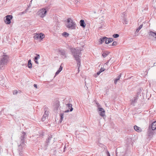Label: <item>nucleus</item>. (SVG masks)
<instances>
[{"label": "nucleus", "instance_id": "nucleus-39", "mask_svg": "<svg viewBox=\"0 0 156 156\" xmlns=\"http://www.w3.org/2000/svg\"><path fill=\"white\" fill-rule=\"evenodd\" d=\"M62 67L61 66H60V67H59L58 70H60V71H61L62 70Z\"/></svg>", "mask_w": 156, "mask_h": 156}, {"label": "nucleus", "instance_id": "nucleus-36", "mask_svg": "<svg viewBox=\"0 0 156 156\" xmlns=\"http://www.w3.org/2000/svg\"><path fill=\"white\" fill-rule=\"evenodd\" d=\"M106 152L107 156H110V154L108 151H107Z\"/></svg>", "mask_w": 156, "mask_h": 156}, {"label": "nucleus", "instance_id": "nucleus-35", "mask_svg": "<svg viewBox=\"0 0 156 156\" xmlns=\"http://www.w3.org/2000/svg\"><path fill=\"white\" fill-rule=\"evenodd\" d=\"M48 112V108H45L44 112Z\"/></svg>", "mask_w": 156, "mask_h": 156}, {"label": "nucleus", "instance_id": "nucleus-54", "mask_svg": "<svg viewBox=\"0 0 156 156\" xmlns=\"http://www.w3.org/2000/svg\"><path fill=\"white\" fill-rule=\"evenodd\" d=\"M116 156H117L116 155Z\"/></svg>", "mask_w": 156, "mask_h": 156}, {"label": "nucleus", "instance_id": "nucleus-7", "mask_svg": "<svg viewBox=\"0 0 156 156\" xmlns=\"http://www.w3.org/2000/svg\"><path fill=\"white\" fill-rule=\"evenodd\" d=\"M154 130L153 129L148 127L147 134L149 137L151 138L153 137V135L155 133Z\"/></svg>", "mask_w": 156, "mask_h": 156}, {"label": "nucleus", "instance_id": "nucleus-50", "mask_svg": "<svg viewBox=\"0 0 156 156\" xmlns=\"http://www.w3.org/2000/svg\"><path fill=\"white\" fill-rule=\"evenodd\" d=\"M57 71H58L59 73H60L61 72V71H60V70H59L58 69Z\"/></svg>", "mask_w": 156, "mask_h": 156}, {"label": "nucleus", "instance_id": "nucleus-22", "mask_svg": "<svg viewBox=\"0 0 156 156\" xmlns=\"http://www.w3.org/2000/svg\"><path fill=\"white\" fill-rule=\"evenodd\" d=\"M109 52L105 51L102 54V56L104 58H105L109 54Z\"/></svg>", "mask_w": 156, "mask_h": 156}, {"label": "nucleus", "instance_id": "nucleus-9", "mask_svg": "<svg viewBox=\"0 0 156 156\" xmlns=\"http://www.w3.org/2000/svg\"><path fill=\"white\" fill-rule=\"evenodd\" d=\"M58 51L61 56V57L63 58H66L67 57V53L65 50L59 49Z\"/></svg>", "mask_w": 156, "mask_h": 156}, {"label": "nucleus", "instance_id": "nucleus-32", "mask_svg": "<svg viewBox=\"0 0 156 156\" xmlns=\"http://www.w3.org/2000/svg\"><path fill=\"white\" fill-rule=\"evenodd\" d=\"M118 80H119L117 78L115 79L114 80V83L115 84H116Z\"/></svg>", "mask_w": 156, "mask_h": 156}, {"label": "nucleus", "instance_id": "nucleus-42", "mask_svg": "<svg viewBox=\"0 0 156 156\" xmlns=\"http://www.w3.org/2000/svg\"><path fill=\"white\" fill-rule=\"evenodd\" d=\"M35 62L37 64H38V62L37 61V60H34Z\"/></svg>", "mask_w": 156, "mask_h": 156}, {"label": "nucleus", "instance_id": "nucleus-3", "mask_svg": "<svg viewBox=\"0 0 156 156\" xmlns=\"http://www.w3.org/2000/svg\"><path fill=\"white\" fill-rule=\"evenodd\" d=\"M67 24L66 26L67 28L71 30H74L76 29V24L73 20L69 18L67 20Z\"/></svg>", "mask_w": 156, "mask_h": 156}, {"label": "nucleus", "instance_id": "nucleus-4", "mask_svg": "<svg viewBox=\"0 0 156 156\" xmlns=\"http://www.w3.org/2000/svg\"><path fill=\"white\" fill-rule=\"evenodd\" d=\"M47 12V11L45 9L43 8L40 9L37 12V14L41 17L43 18L46 15Z\"/></svg>", "mask_w": 156, "mask_h": 156}, {"label": "nucleus", "instance_id": "nucleus-2", "mask_svg": "<svg viewBox=\"0 0 156 156\" xmlns=\"http://www.w3.org/2000/svg\"><path fill=\"white\" fill-rule=\"evenodd\" d=\"M26 135V133L24 132H23L21 135L20 139V144L18 145V150L19 152V154L20 156H21L22 154L23 149L25 147V136Z\"/></svg>", "mask_w": 156, "mask_h": 156}, {"label": "nucleus", "instance_id": "nucleus-49", "mask_svg": "<svg viewBox=\"0 0 156 156\" xmlns=\"http://www.w3.org/2000/svg\"><path fill=\"white\" fill-rule=\"evenodd\" d=\"M66 147L65 146V147H64V151H65V150L66 149Z\"/></svg>", "mask_w": 156, "mask_h": 156}, {"label": "nucleus", "instance_id": "nucleus-12", "mask_svg": "<svg viewBox=\"0 0 156 156\" xmlns=\"http://www.w3.org/2000/svg\"><path fill=\"white\" fill-rule=\"evenodd\" d=\"M108 39V37H101L100 38L99 40V42L100 43V44H101L103 43L104 42H105V39Z\"/></svg>", "mask_w": 156, "mask_h": 156}, {"label": "nucleus", "instance_id": "nucleus-19", "mask_svg": "<svg viewBox=\"0 0 156 156\" xmlns=\"http://www.w3.org/2000/svg\"><path fill=\"white\" fill-rule=\"evenodd\" d=\"M148 34L150 36L154 37L155 36H156V33L153 32L152 31H151L148 33Z\"/></svg>", "mask_w": 156, "mask_h": 156}, {"label": "nucleus", "instance_id": "nucleus-28", "mask_svg": "<svg viewBox=\"0 0 156 156\" xmlns=\"http://www.w3.org/2000/svg\"><path fill=\"white\" fill-rule=\"evenodd\" d=\"M60 117L61 121H62V120H63V119L64 117V114H61L60 115Z\"/></svg>", "mask_w": 156, "mask_h": 156}, {"label": "nucleus", "instance_id": "nucleus-37", "mask_svg": "<svg viewBox=\"0 0 156 156\" xmlns=\"http://www.w3.org/2000/svg\"><path fill=\"white\" fill-rule=\"evenodd\" d=\"M49 112H44V114H46L47 115V116H48V115Z\"/></svg>", "mask_w": 156, "mask_h": 156}, {"label": "nucleus", "instance_id": "nucleus-6", "mask_svg": "<svg viewBox=\"0 0 156 156\" xmlns=\"http://www.w3.org/2000/svg\"><path fill=\"white\" fill-rule=\"evenodd\" d=\"M5 19H4L5 23L7 24H9L11 23V20L12 19L13 16L11 15H7L5 17Z\"/></svg>", "mask_w": 156, "mask_h": 156}, {"label": "nucleus", "instance_id": "nucleus-41", "mask_svg": "<svg viewBox=\"0 0 156 156\" xmlns=\"http://www.w3.org/2000/svg\"><path fill=\"white\" fill-rule=\"evenodd\" d=\"M26 12H27V10H26L25 11H23L22 12V14H23L26 13Z\"/></svg>", "mask_w": 156, "mask_h": 156}, {"label": "nucleus", "instance_id": "nucleus-20", "mask_svg": "<svg viewBox=\"0 0 156 156\" xmlns=\"http://www.w3.org/2000/svg\"><path fill=\"white\" fill-rule=\"evenodd\" d=\"M52 138L51 136H49L48 139L46 140V146H47L48 145V144L50 142V140H51V138Z\"/></svg>", "mask_w": 156, "mask_h": 156}, {"label": "nucleus", "instance_id": "nucleus-10", "mask_svg": "<svg viewBox=\"0 0 156 156\" xmlns=\"http://www.w3.org/2000/svg\"><path fill=\"white\" fill-rule=\"evenodd\" d=\"M149 128L154 130L156 129V121L153 122L149 126Z\"/></svg>", "mask_w": 156, "mask_h": 156}, {"label": "nucleus", "instance_id": "nucleus-34", "mask_svg": "<svg viewBox=\"0 0 156 156\" xmlns=\"http://www.w3.org/2000/svg\"><path fill=\"white\" fill-rule=\"evenodd\" d=\"M121 76V74H120V75H119L118 76V77L117 78L119 80Z\"/></svg>", "mask_w": 156, "mask_h": 156}, {"label": "nucleus", "instance_id": "nucleus-13", "mask_svg": "<svg viewBox=\"0 0 156 156\" xmlns=\"http://www.w3.org/2000/svg\"><path fill=\"white\" fill-rule=\"evenodd\" d=\"M113 41V39L112 38H108V39H106L105 40V43L106 44H109Z\"/></svg>", "mask_w": 156, "mask_h": 156}, {"label": "nucleus", "instance_id": "nucleus-30", "mask_svg": "<svg viewBox=\"0 0 156 156\" xmlns=\"http://www.w3.org/2000/svg\"><path fill=\"white\" fill-rule=\"evenodd\" d=\"M116 44H117V42L114 41L113 42L112 45L113 46H115L116 45Z\"/></svg>", "mask_w": 156, "mask_h": 156}, {"label": "nucleus", "instance_id": "nucleus-24", "mask_svg": "<svg viewBox=\"0 0 156 156\" xmlns=\"http://www.w3.org/2000/svg\"><path fill=\"white\" fill-rule=\"evenodd\" d=\"M48 116H47V115L46 114H44L42 118V121H44L46 119V117H47Z\"/></svg>", "mask_w": 156, "mask_h": 156}, {"label": "nucleus", "instance_id": "nucleus-48", "mask_svg": "<svg viewBox=\"0 0 156 156\" xmlns=\"http://www.w3.org/2000/svg\"><path fill=\"white\" fill-rule=\"evenodd\" d=\"M79 67H78V73L79 72L80 70H79Z\"/></svg>", "mask_w": 156, "mask_h": 156}, {"label": "nucleus", "instance_id": "nucleus-23", "mask_svg": "<svg viewBox=\"0 0 156 156\" xmlns=\"http://www.w3.org/2000/svg\"><path fill=\"white\" fill-rule=\"evenodd\" d=\"M124 18L122 19V21L124 24H127V19L126 18L124 17V15L123 16Z\"/></svg>", "mask_w": 156, "mask_h": 156}, {"label": "nucleus", "instance_id": "nucleus-5", "mask_svg": "<svg viewBox=\"0 0 156 156\" xmlns=\"http://www.w3.org/2000/svg\"><path fill=\"white\" fill-rule=\"evenodd\" d=\"M98 105L97 110L99 112V115L102 117H104L105 114V111L102 108L100 107V105L98 103H97Z\"/></svg>", "mask_w": 156, "mask_h": 156}, {"label": "nucleus", "instance_id": "nucleus-26", "mask_svg": "<svg viewBox=\"0 0 156 156\" xmlns=\"http://www.w3.org/2000/svg\"><path fill=\"white\" fill-rule=\"evenodd\" d=\"M62 35L63 36H64L65 37H68V36L69 35V34H68V33H66V32H64L62 34Z\"/></svg>", "mask_w": 156, "mask_h": 156}, {"label": "nucleus", "instance_id": "nucleus-46", "mask_svg": "<svg viewBox=\"0 0 156 156\" xmlns=\"http://www.w3.org/2000/svg\"><path fill=\"white\" fill-rule=\"evenodd\" d=\"M34 86L35 87V88H37V84H34Z\"/></svg>", "mask_w": 156, "mask_h": 156}, {"label": "nucleus", "instance_id": "nucleus-8", "mask_svg": "<svg viewBox=\"0 0 156 156\" xmlns=\"http://www.w3.org/2000/svg\"><path fill=\"white\" fill-rule=\"evenodd\" d=\"M44 35L41 33L40 34H36L34 36V39L37 40H38V39L42 40L44 38Z\"/></svg>", "mask_w": 156, "mask_h": 156}, {"label": "nucleus", "instance_id": "nucleus-17", "mask_svg": "<svg viewBox=\"0 0 156 156\" xmlns=\"http://www.w3.org/2000/svg\"><path fill=\"white\" fill-rule=\"evenodd\" d=\"M134 129L137 132H140L141 131V129L139 127L137 126H134Z\"/></svg>", "mask_w": 156, "mask_h": 156}, {"label": "nucleus", "instance_id": "nucleus-11", "mask_svg": "<svg viewBox=\"0 0 156 156\" xmlns=\"http://www.w3.org/2000/svg\"><path fill=\"white\" fill-rule=\"evenodd\" d=\"M59 101L58 100H56L55 103V105H54V108H56V109L58 110V108H59Z\"/></svg>", "mask_w": 156, "mask_h": 156}, {"label": "nucleus", "instance_id": "nucleus-47", "mask_svg": "<svg viewBox=\"0 0 156 156\" xmlns=\"http://www.w3.org/2000/svg\"><path fill=\"white\" fill-rule=\"evenodd\" d=\"M69 111H70L69 110H67L65 111V112H68Z\"/></svg>", "mask_w": 156, "mask_h": 156}, {"label": "nucleus", "instance_id": "nucleus-29", "mask_svg": "<svg viewBox=\"0 0 156 156\" xmlns=\"http://www.w3.org/2000/svg\"><path fill=\"white\" fill-rule=\"evenodd\" d=\"M39 133L40 134V135L41 137L42 136L44 135V133L41 131H40Z\"/></svg>", "mask_w": 156, "mask_h": 156}, {"label": "nucleus", "instance_id": "nucleus-51", "mask_svg": "<svg viewBox=\"0 0 156 156\" xmlns=\"http://www.w3.org/2000/svg\"><path fill=\"white\" fill-rule=\"evenodd\" d=\"M153 1H154H154H155V2H156V0H154Z\"/></svg>", "mask_w": 156, "mask_h": 156}, {"label": "nucleus", "instance_id": "nucleus-25", "mask_svg": "<svg viewBox=\"0 0 156 156\" xmlns=\"http://www.w3.org/2000/svg\"><path fill=\"white\" fill-rule=\"evenodd\" d=\"M40 58V56L38 54H36V56H35L34 58V60H37Z\"/></svg>", "mask_w": 156, "mask_h": 156}, {"label": "nucleus", "instance_id": "nucleus-18", "mask_svg": "<svg viewBox=\"0 0 156 156\" xmlns=\"http://www.w3.org/2000/svg\"><path fill=\"white\" fill-rule=\"evenodd\" d=\"M138 100L137 97H134L132 99L131 101L132 104H134Z\"/></svg>", "mask_w": 156, "mask_h": 156}, {"label": "nucleus", "instance_id": "nucleus-53", "mask_svg": "<svg viewBox=\"0 0 156 156\" xmlns=\"http://www.w3.org/2000/svg\"><path fill=\"white\" fill-rule=\"evenodd\" d=\"M155 38H156V36L155 37Z\"/></svg>", "mask_w": 156, "mask_h": 156}, {"label": "nucleus", "instance_id": "nucleus-16", "mask_svg": "<svg viewBox=\"0 0 156 156\" xmlns=\"http://www.w3.org/2000/svg\"><path fill=\"white\" fill-rule=\"evenodd\" d=\"M66 105L67 106L68 108L70 110L69 111L71 112L73 110V108L72 107V104L70 103H68L66 104Z\"/></svg>", "mask_w": 156, "mask_h": 156}, {"label": "nucleus", "instance_id": "nucleus-14", "mask_svg": "<svg viewBox=\"0 0 156 156\" xmlns=\"http://www.w3.org/2000/svg\"><path fill=\"white\" fill-rule=\"evenodd\" d=\"M80 26L83 28L85 27L86 25L84 20H80Z\"/></svg>", "mask_w": 156, "mask_h": 156}, {"label": "nucleus", "instance_id": "nucleus-43", "mask_svg": "<svg viewBox=\"0 0 156 156\" xmlns=\"http://www.w3.org/2000/svg\"><path fill=\"white\" fill-rule=\"evenodd\" d=\"M110 59H109V60H108L107 61V62L106 63H105V64L106 65H108V63L109 62V61H110Z\"/></svg>", "mask_w": 156, "mask_h": 156}, {"label": "nucleus", "instance_id": "nucleus-1", "mask_svg": "<svg viewBox=\"0 0 156 156\" xmlns=\"http://www.w3.org/2000/svg\"><path fill=\"white\" fill-rule=\"evenodd\" d=\"M70 50L73 57L77 62L78 67H80V55H81V51L80 49L74 48H71Z\"/></svg>", "mask_w": 156, "mask_h": 156}, {"label": "nucleus", "instance_id": "nucleus-40", "mask_svg": "<svg viewBox=\"0 0 156 156\" xmlns=\"http://www.w3.org/2000/svg\"><path fill=\"white\" fill-rule=\"evenodd\" d=\"M140 30L139 28H138L136 30V32L138 33Z\"/></svg>", "mask_w": 156, "mask_h": 156}, {"label": "nucleus", "instance_id": "nucleus-27", "mask_svg": "<svg viewBox=\"0 0 156 156\" xmlns=\"http://www.w3.org/2000/svg\"><path fill=\"white\" fill-rule=\"evenodd\" d=\"M119 35L118 34H114L113 35V37L115 38L119 37Z\"/></svg>", "mask_w": 156, "mask_h": 156}, {"label": "nucleus", "instance_id": "nucleus-21", "mask_svg": "<svg viewBox=\"0 0 156 156\" xmlns=\"http://www.w3.org/2000/svg\"><path fill=\"white\" fill-rule=\"evenodd\" d=\"M28 67L30 68L31 69L32 67V64L31 62V60L30 59H29L28 61Z\"/></svg>", "mask_w": 156, "mask_h": 156}, {"label": "nucleus", "instance_id": "nucleus-31", "mask_svg": "<svg viewBox=\"0 0 156 156\" xmlns=\"http://www.w3.org/2000/svg\"><path fill=\"white\" fill-rule=\"evenodd\" d=\"M105 69L101 67V69H100V70L99 71L101 72V73L103 71H105Z\"/></svg>", "mask_w": 156, "mask_h": 156}, {"label": "nucleus", "instance_id": "nucleus-15", "mask_svg": "<svg viewBox=\"0 0 156 156\" xmlns=\"http://www.w3.org/2000/svg\"><path fill=\"white\" fill-rule=\"evenodd\" d=\"M148 9V5H144L142 8V11L143 12H145Z\"/></svg>", "mask_w": 156, "mask_h": 156}, {"label": "nucleus", "instance_id": "nucleus-45", "mask_svg": "<svg viewBox=\"0 0 156 156\" xmlns=\"http://www.w3.org/2000/svg\"><path fill=\"white\" fill-rule=\"evenodd\" d=\"M101 73V72L100 71H99L97 72V75H99Z\"/></svg>", "mask_w": 156, "mask_h": 156}, {"label": "nucleus", "instance_id": "nucleus-33", "mask_svg": "<svg viewBox=\"0 0 156 156\" xmlns=\"http://www.w3.org/2000/svg\"><path fill=\"white\" fill-rule=\"evenodd\" d=\"M18 93V91L17 90H15V91H14L13 92V94H17Z\"/></svg>", "mask_w": 156, "mask_h": 156}, {"label": "nucleus", "instance_id": "nucleus-44", "mask_svg": "<svg viewBox=\"0 0 156 156\" xmlns=\"http://www.w3.org/2000/svg\"><path fill=\"white\" fill-rule=\"evenodd\" d=\"M59 72L58 71H57L56 72V73H55V75H58L59 73Z\"/></svg>", "mask_w": 156, "mask_h": 156}, {"label": "nucleus", "instance_id": "nucleus-52", "mask_svg": "<svg viewBox=\"0 0 156 156\" xmlns=\"http://www.w3.org/2000/svg\"><path fill=\"white\" fill-rule=\"evenodd\" d=\"M98 28H99V29H100L101 28V27H100Z\"/></svg>", "mask_w": 156, "mask_h": 156}, {"label": "nucleus", "instance_id": "nucleus-38", "mask_svg": "<svg viewBox=\"0 0 156 156\" xmlns=\"http://www.w3.org/2000/svg\"><path fill=\"white\" fill-rule=\"evenodd\" d=\"M143 27V24H141L140 26L138 28L140 30Z\"/></svg>", "mask_w": 156, "mask_h": 156}]
</instances>
